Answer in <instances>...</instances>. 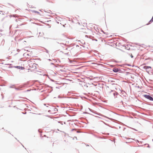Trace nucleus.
I'll return each instance as SVG.
<instances>
[{"label": "nucleus", "mask_w": 153, "mask_h": 153, "mask_svg": "<svg viewBox=\"0 0 153 153\" xmlns=\"http://www.w3.org/2000/svg\"><path fill=\"white\" fill-rule=\"evenodd\" d=\"M143 68L146 70L147 72L149 74H150V73H151L152 68L151 67L145 66L143 67Z\"/></svg>", "instance_id": "f257e3e1"}, {"label": "nucleus", "mask_w": 153, "mask_h": 153, "mask_svg": "<svg viewBox=\"0 0 153 153\" xmlns=\"http://www.w3.org/2000/svg\"><path fill=\"white\" fill-rule=\"evenodd\" d=\"M144 96L146 98L150 99V98L151 96L148 95H144Z\"/></svg>", "instance_id": "f03ea898"}, {"label": "nucleus", "mask_w": 153, "mask_h": 153, "mask_svg": "<svg viewBox=\"0 0 153 153\" xmlns=\"http://www.w3.org/2000/svg\"><path fill=\"white\" fill-rule=\"evenodd\" d=\"M113 71L114 72H117L118 71V69L117 68H113Z\"/></svg>", "instance_id": "7ed1b4c3"}, {"label": "nucleus", "mask_w": 153, "mask_h": 153, "mask_svg": "<svg viewBox=\"0 0 153 153\" xmlns=\"http://www.w3.org/2000/svg\"><path fill=\"white\" fill-rule=\"evenodd\" d=\"M4 14V13L3 11H0V16H1V15H3Z\"/></svg>", "instance_id": "20e7f679"}, {"label": "nucleus", "mask_w": 153, "mask_h": 153, "mask_svg": "<svg viewBox=\"0 0 153 153\" xmlns=\"http://www.w3.org/2000/svg\"><path fill=\"white\" fill-rule=\"evenodd\" d=\"M153 21V16H152V19H151V20H150V21H149V23H150L151 22H152Z\"/></svg>", "instance_id": "39448f33"}, {"label": "nucleus", "mask_w": 153, "mask_h": 153, "mask_svg": "<svg viewBox=\"0 0 153 153\" xmlns=\"http://www.w3.org/2000/svg\"><path fill=\"white\" fill-rule=\"evenodd\" d=\"M149 100L152 101H153V98L150 97Z\"/></svg>", "instance_id": "423d86ee"}, {"label": "nucleus", "mask_w": 153, "mask_h": 153, "mask_svg": "<svg viewBox=\"0 0 153 153\" xmlns=\"http://www.w3.org/2000/svg\"><path fill=\"white\" fill-rule=\"evenodd\" d=\"M131 57L132 58L133 57V56H132V55H131Z\"/></svg>", "instance_id": "0eeeda50"}]
</instances>
